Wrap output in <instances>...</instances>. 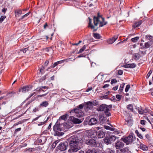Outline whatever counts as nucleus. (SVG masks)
Here are the masks:
<instances>
[{
    "instance_id": "nucleus-19",
    "label": "nucleus",
    "mask_w": 153,
    "mask_h": 153,
    "mask_svg": "<svg viewBox=\"0 0 153 153\" xmlns=\"http://www.w3.org/2000/svg\"><path fill=\"white\" fill-rule=\"evenodd\" d=\"M86 153H98V149H89L87 152Z\"/></svg>"
},
{
    "instance_id": "nucleus-13",
    "label": "nucleus",
    "mask_w": 153,
    "mask_h": 153,
    "mask_svg": "<svg viewBox=\"0 0 153 153\" xmlns=\"http://www.w3.org/2000/svg\"><path fill=\"white\" fill-rule=\"evenodd\" d=\"M124 146V144L123 142L118 141H117L115 144V147L117 149L122 148Z\"/></svg>"
},
{
    "instance_id": "nucleus-45",
    "label": "nucleus",
    "mask_w": 153,
    "mask_h": 153,
    "mask_svg": "<svg viewBox=\"0 0 153 153\" xmlns=\"http://www.w3.org/2000/svg\"><path fill=\"white\" fill-rule=\"evenodd\" d=\"M143 110L142 109H138V112L140 114H143Z\"/></svg>"
},
{
    "instance_id": "nucleus-21",
    "label": "nucleus",
    "mask_w": 153,
    "mask_h": 153,
    "mask_svg": "<svg viewBox=\"0 0 153 153\" xmlns=\"http://www.w3.org/2000/svg\"><path fill=\"white\" fill-rule=\"evenodd\" d=\"M68 117V114H66L64 115H63L61 116L59 119V120H66Z\"/></svg>"
},
{
    "instance_id": "nucleus-52",
    "label": "nucleus",
    "mask_w": 153,
    "mask_h": 153,
    "mask_svg": "<svg viewBox=\"0 0 153 153\" xmlns=\"http://www.w3.org/2000/svg\"><path fill=\"white\" fill-rule=\"evenodd\" d=\"M118 87V85H116L115 87H113L112 88V89L113 90L116 91Z\"/></svg>"
},
{
    "instance_id": "nucleus-8",
    "label": "nucleus",
    "mask_w": 153,
    "mask_h": 153,
    "mask_svg": "<svg viewBox=\"0 0 153 153\" xmlns=\"http://www.w3.org/2000/svg\"><path fill=\"white\" fill-rule=\"evenodd\" d=\"M123 141L126 144L128 145L131 143L133 141V137L132 135H129L128 137L122 139Z\"/></svg>"
},
{
    "instance_id": "nucleus-50",
    "label": "nucleus",
    "mask_w": 153,
    "mask_h": 153,
    "mask_svg": "<svg viewBox=\"0 0 153 153\" xmlns=\"http://www.w3.org/2000/svg\"><path fill=\"white\" fill-rule=\"evenodd\" d=\"M58 143V142H57V141H56L55 142H54L52 145V147L54 148L56 146V144L57 143Z\"/></svg>"
},
{
    "instance_id": "nucleus-15",
    "label": "nucleus",
    "mask_w": 153,
    "mask_h": 153,
    "mask_svg": "<svg viewBox=\"0 0 153 153\" xmlns=\"http://www.w3.org/2000/svg\"><path fill=\"white\" fill-rule=\"evenodd\" d=\"M105 135V132L102 131H99L98 132L97 137L99 138H103Z\"/></svg>"
},
{
    "instance_id": "nucleus-39",
    "label": "nucleus",
    "mask_w": 153,
    "mask_h": 153,
    "mask_svg": "<svg viewBox=\"0 0 153 153\" xmlns=\"http://www.w3.org/2000/svg\"><path fill=\"white\" fill-rule=\"evenodd\" d=\"M130 88V85H127L126 87L125 90V91L126 92H128V91L129 89Z\"/></svg>"
},
{
    "instance_id": "nucleus-55",
    "label": "nucleus",
    "mask_w": 153,
    "mask_h": 153,
    "mask_svg": "<svg viewBox=\"0 0 153 153\" xmlns=\"http://www.w3.org/2000/svg\"><path fill=\"white\" fill-rule=\"evenodd\" d=\"M45 51L47 52H48L50 51H52V49L51 48H46L45 49Z\"/></svg>"
},
{
    "instance_id": "nucleus-42",
    "label": "nucleus",
    "mask_w": 153,
    "mask_h": 153,
    "mask_svg": "<svg viewBox=\"0 0 153 153\" xmlns=\"http://www.w3.org/2000/svg\"><path fill=\"white\" fill-rule=\"evenodd\" d=\"M136 66L134 64H130V68H134Z\"/></svg>"
},
{
    "instance_id": "nucleus-14",
    "label": "nucleus",
    "mask_w": 153,
    "mask_h": 153,
    "mask_svg": "<svg viewBox=\"0 0 153 153\" xmlns=\"http://www.w3.org/2000/svg\"><path fill=\"white\" fill-rule=\"evenodd\" d=\"M73 118H71V120L72 122L75 124H79L82 123V121L80 119L74 118L73 117H72Z\"/></svg>"
},
{
    "instance_id": "nucleus-4",
    "label": "nucleus",
    "mask_w": 153,
    "mask_h": 153,
    "mask_svg": "<svg viewBox=\"0 0 153 153\" xmlns=\"http://www.w3.org/2000/svg\"><path fill=\"white\" fill-rule=\"evenodd\" d=\"M74 112L75 113L74 116L77 117H81L84 115L83 112L79 108H75L74 110H72L71 112V113Z\"/></svg>"
},
{
    "instance_id": "nucleus-44",
    "label": "nucleus",
    "mask_w": 153,
    "mask_h": 153,
    "mask_svg": "<svg viewBox=\"0 0 153 153\" xmlns=\"http://www.w3.org/2000/svg\"><path fill=\"white\" fill-rule=\"evenodd\" d=\"M84 107V105L83 104H81L79 105L78 107L77 108H79L80 110L83 108Z\"/></svg>"
},
{
    "instance_id": "nucleus-31",
    "label": "nucleus",
    "mask_w": 153,
    "mask_h": 153,
    "mask_svg": "<svg viewBox=\"0 0 153 153\" xmlns=\"http://www.w3.org/2000/svg\"><path fill=\"white\" fill-rule=\"evenodd\" d=\"M139 37L137 36L134 38H133L131 39V41L132 42H137L138 40L139 39Z\"/></svg>"
},
{
    "instance_id": "nucleus-41",
    "label": "nucleus",
    "mask_w": 153,
    "mask_h": 153,
    "mask_svg": "<svg viewBox=\"0 0 153 153\" xmlns=\"http://www.w3.org/2000/svg\"><path fill=\"white\" fill-rule=\"evenodd\" d=\"M117 82V80L116 79H112L111 80V83L112 85L113 84L116 83Z\"/></svg>"
},
{
    "instance_id": "nucleus-29",
    "label": "nucleus",
    "mask_w": 153,
    "mask_h": 153,
    "mask_svg": "<svg viewBox=\"0 0 153 153\" xmlns=\"http://www.w3.org/2000/svg\"><path fill=\"white\" fill-rule=\"evenodd\" d=\"M107 152L108 153H114L115 151L114 150H113L110 148H108L106 150Z\"/></svg>"
},
{
    "instance_id": "nucleus-5",
    "label": "nucleus",
    "mask_w": 153,
    "mask_h": 153,
    "mask_svg": "<svg viewBox=\"0 0 153 153\" xmlns=\"http://www.w3.org/2000/svg\"><path fill=\"white\" fill-rule=\"evenodd\" d=\"M53 129L55 131L54 134L55 135L61 136L62 135V133L60 132L61 129L59 125L56 124L53 126Z\"/></svg>"
},
{
    "instance_id": "nucleus-46",
    "label": "nucleus",
    "mask_w": 153,
    "mask_h": 153,
    "mask_svg": "<svg viewBox=\"0 0 153 153\" xmlns=\"http://www.w3.org/2000/svg\"><path fill=\"white\" fill-rule=\"evenodd\" d=\"M152 71L150 70L148 74H147V76H146V77L147 78H148L150 76V75L152 73Z\"/></svg>"
},
{
    "instance_id": "nucleus-49",
    "label": "nucleus",
    "mask_w": 153,
    "mask_h": 153,
    "mask_svg": "<svg viewBox=\"0 0 153 153\" xmlns=\"http://www.w3.org/2000/svg\"><path fill=\"white\" fill-rule=\"evenodd\" d=\"M28 50V49L27 48H25L22 50H21L20 51H22L24 53H25Z\"/></svg>"
},
{
    "instance_id": "nucleus-37",
    "label": "nucleus",
    "mask_w": 153,
    "mask_h": 153,
    "mask_svg": "<svg viewBox=\"0 0 153 153\" xmlns=\"http://www.w3.org/2000/svg\"><path fill=\"white\" fill-rule=\"evenodd\" d=\"M6 17L5 16H2L0 18V22H2L5 19Z\"/></svg>"
},
{
    "instance_id": "nucleus-7",
    "label": "nucleus",
    "mask_w": 153,
    "mask_h": 153,
    "mask_svg": "<svg viewBox=\"0 0 153 153\" xmlns=\"http://www.w3.org/2000/svg\"><path fill=\"white\" fill-rule=\"evenodd\" d=\"M86 143L91 147H97L99 146V144L97 143L95 140L93 139L86 140Z\"/></svg>"
},
{
    "instance_id": "nucleus-24",
    "label": "nucleus",
    "mask_w": 153,
    "mask_h": 153,
    "mask_svg": "<svg viewBox=\"0 0 153 153\" xmlns=\"http://www.w3.org/2000/svg\"><path fill=\"white\" fill-rule=\"evenodd\" d=\"M94 37L97 39H100L101 38V36L100 34L97 33H94L93 34Z\"/></svg>"
},
{
    "instance_id": "nucleus-56",
    "label": "nucleus",
    "mask_w": 153,
    "mask_h": 153,
    "mask_svg": "<svg viewBox=\"0 0 153 153\" xmlns=\"http://www.w3.org/2000/svg\"><path fill=\"white\" fill-rule=\"evenodd\" d=\"M64 62V60H62L57 62L58 64L62 63H63Z\"/></svg>"
},
{
    "instance_id": "nucleus-6",
    "label": "nucleus",
    "mask_w": 153,
    "mask_h": 153,
    "mask_svg": "<svg viewBox=\"0 0 153 153\" xmlns=\"http://www.w3.org/2000/svg\"><path fill=\"white\" fill-rule=\"evenodd\" d=\"M116 137L112 135L110 137H106L104 139V142L106 144H111L116 139Z\"/></svg>"
},
{
    "instance_id": "nucleus-47",
    "label": "nucleus",
    "mask_w": 153,
    "mask_h": 153,
    "mask_svg": "<svg viewBox=\"0 0 153 153\" xmlns=\"http://www.w3.org/2000/svg\"><path fill=\"white\" fill-rule=\"evenodd\" d=\"M146 121L144 120H141L140 121V123L143 125H145L146 124Z\"/></svg>"
},
{
    "instance_id": "nucleus-53",
    "label": "nucleus",
    "mask_w": 153,
    "mask_h": 153,
    "mask_svg": "<svg viewBox=\"0 0 153 153\" xmlns=\"http://www.w3.org/2000/svg\"><path fill=\"white\" fill-rule=\"evenodd\" d=\"M124 67L126 68H130V64L125 65H124Z\"/></svg>"
},
{
    "instance_id": "nucleus-3",
    "label": "nucleus",
    "mask_w": 153,
    "mask_h": 153,
    "mask_svg": "<svg viewBox=\"0 0 153 153\" xmlns=\"http://www.w3.org/2000/svg\"><path fill=\"white\" fill-rule=\"evenodd\" d=\"M111 107V105H107L105 104H103L101 105L97 109V110L98 111H104L105 115L109 117L111 115V113L109 111H110Z\"/></svg>"
},
{
    "instance_id": "nucleus-18",
    "label": "nucleus",
    "mask_w": 153,
    "mask_h": 153,
    "mask_svg": "<svg viewBox=\"0 0 153 153\" xmlns=\"http://www.w3.org/2000/svg\"><path fill=\"white\" fill-rule=\"evenodd\" d=\"M22 11L21 10H16L15 11V15L16 17L18 18L22 14Z\"/></svg>"
},
{
    "instance_id": "nucleus-35",
    "label": "nucleus",
    "mask_w": 153,
    "mask_h": 153,
    "mask_svg": "<svg viewBox=\"0 0 153 153\" xmlns=\"http://www.w3.org/2000/svg\"><path fill=\"white\" fill-rule=\"evenodd\" d=\"M99 118L100 120L102 121H103L105 119L104 117L102 115H99Z\"/></svg>"
},
{
    "instance_id": "nucleus-20",
    "label": "nucleus",
    "mask_w": 153,
    "mask_h": 153,
    "mask_svg": "<svg viewBox=\"0 0 153 153\" xmlns=\"http://www.w3.org/2000/svg\"><path fill=\"white\" fill-rule=\"evenodd\" d=\"M120 151L123 153H128L130 152L128 147H126L123 149H121Z\"/></svg>"
},
{
    "instance_id": "nucleus-32",
    "label": "nucleus",
    "mask_w": 153,
    "mask_h": 153,
    "mask_svg": "<svg viewBox=\"0 0 153 153\" xmlns=\"http://www.w3.org/2000/svg\"><path fill=\"white\" fill-rule=\"evenodd\" d=\"M44 88V89H48V88L47 86H42L40 88H39V89L38 88H37L35 90H37L38 91H44L42 89V88Z\"/></svg>"
},
{
    "instance_id": "nucleus-26",
    "label": "nucleus",
    "mask_w": 153,
    "mask_h": 153,
    "mask_svg": "<svg viewBox=\"0 0 153 153\" xmlns=\"http://www.w3.org/2000/svg\"><path fill=\"white\" fill-rule=\"evenodd\" d=\"M142 22L141 21H140L138 22H136L134 25V28H135L136 27H138L141 24Z\"/></svg>"
},
{
    "instance_id": "nucleus-23",
    "label": "nucleus",
    "mask_w": 153,
    "mask_h": 153,
    "mask_svg": "<svg viewBox=\"0 0 153 153\" xmlns=\"http://www.w3.org/2000/svg\"><path fill=\"white\" fill-rule=\"evenodd\" d=\"M126 122L127 123L128 126H131L133 124V121L131 119L126 120Z\"/></svg>"
},
{
    "instance_id": "nucleus-43",
    "label": "nucleus",
    "mask_w": 153,
    "mask_h": 153,
    "mask_svg": "<svg viewBox=\"0 0 153 153\" xmlns=\"http://www.w3.org/2000/svg\"><path fill=\"white\" fill-rule=\"evenodd\" d=\"M150 46V45L148 42H146L145 43V47L146 48H149Z\"/></svg>"
},
{
    "instance_id": "nucleus-63",
    "label": "nucleus",
    "mask_w": 153,
    "mask_h": 153,
    "mask_svg": "<svg viewBox=\"0 0 153 153\" xmlns=\"http://www.w3.org/2000/svg\"><path fill=\"white\" fill-rule=\"evenodd\" d=\"M109 85L108 84H105L102 87L103 88H106L107 87L109 86Z\"/></svg>"
},
{
    "instance_id": "nucleus-48",
    "label": "nucleus",
    "mask_w": 153,
    "mask_h": 153,
    "mask_svg": "<svg viewBox=\"0 0 153 153\" xmlns=\"http://www.w3.org/2000/svg\"><path fill=\"white\" fill-rule=\"evenodd\" d=\"M149 110L148 108H146L145 110H143V114H144L145 113H146L149 112Z\"/></svg>"
},
{
    "instance_id": "nucleus-36",
    "label": "nucleus",
    "mask_w": 153,
    "mask_h": 153,
    "mask_svg": "<svg viewBox=\"0 0 153 153\" xmlns=\"http://www.w3.org/2000/svg\"><path fill=\"white\" fill-rule=\"evenodd\" d=\"M125 84L123 83V85H120V92H121L123 90Z\"/></svg>"
},
{
    "instance_id": "nucleus-58",
    "label": "nucleus",
    "mask_w": 153,
    "mask_h": 153,
    "mask_svg": "<svg viewBox=\"0 0 153 153\" xmlns=\"http://www.w3.org/2000/svg\"><path fill=\"white\" fill-rule=\"evenodd\" d=\"M39 111V109L38 108H35L33 110V111L34 112H36V111Z\"/></svg>"
},
{
    "instance_id": "nucleus-60",
    "label": "nucleus",
    "mask_w": 153,
    "mask_h": 153,
    "mask_svg": "<svg viewBox=\"0 0 153 153\" xmlns=\"http://www.w3.org/2000/svg\"><path fill=\"white\" fill-rule=\"evenodd\" d=\"M127 39H125L123 41H121V42H119L118 44H120V43H123L124 42H125L126 41H127Z\"/></svg>"
},
{
    "instance_id": "nucleus-11",
    "label": "nucleus",
    "mask_w": 153,
    "mask_h": 153,
    "mask_svg": "<svg viewBox=\"0 0 153 153\" xmlns=\"http://www.w3.org/2000/svg\"><path fill=\"white\" fill-rule=\"evenodd\" d=\"M32 88L31 86H23L22 88L19 89V92L22 91L23 93H25L29 91Z\"/></svg>"
},
{
    "instance_id": "nucleus-25",
    "label": "nucleus",
    "mask_w": 153,
    "mask_h": 153,
    "mask_svg": "<svg viewBox=\"0 0 153 153\" xmlns=\"http://www.w3.org/2000/svg\"><path fill=\"white\" fill-rule=\"evenodd\" d=\"M140 148L143 150H148V147L145 145L142 144H140Z\"/></svg>"
},
{
    "instance_id": "nucleus-17",
    "label": "nucleus",
    "mask_w": 153,
    "mask_h": 153,
    "mask_svg": "<svg viewBox=\"0 0 153 153\" xmlns=\"http://www.w3.org/2000/svg\"><path fill=\"white\" fill-rule=\"evenodd\" d=\"M118 37L117 36H115L112 38L108 39L107 42L109 44H112L117 39Z\"/></svg>"
},
{
    "instance_id": "nucleus-40",
    "label": "nucleus",
    "mask_w": 153,
    "mask_h": 153,
    "mask_svg": "<svg viewBox=\"0 0 153 153\" xmlns=\"http://www.w3.org/2000/svg\"><path fill=\"white\" fill-rule=\"evenodd\" d=\"M116 97L117 99H118L119 100H120L121 98L122 95L120 94H117L116 95Z\"/></svg>"
},
{
    "instance_id": "nucleus-27",
    "label": "nucleus",
    "mask_w": 153,
    "mask_h": 153,
    "mask_svg": "<svg viewBox=\"0 0 153 153\" xmlns=\"http://www.w3.org/2000/svg\"><path fill=\"white\" fill-rule=\"evenodd\" d=\"M135 133L137 134V136L141 139H143V135L138 131L137 130H136Z\"/></svg>"
},
{
    "instance_id": "nucleus-38",
    "label": "nucleus",
    "mask_w": 153,
    "mask_h": 153,
    "mask_svg": "<svg viewBox=\"0 0 153 153\" xmlns=\"http://www.w3.org/2000/svg\"><path fill=\"white\" fill-rule=\"evenodd\" d=\"M30 12H29L27 13L26 14H25L23 16H22L21 18L19 19V20H20L21 19H24V18L27 17L30 14Z\"/></svg>"
},
{
    "instance_id": "nucleus-59",
    "label": "nucleus",
    "mask_w": 153,
    "mask_h": 153,
    "mask_svg": "<svg viewBox=\"0 0 153 153\" xmlns=\"http://www.w3.org/2000/svg\"><path fill=\"white\" fill-rule=\"evenodd\" d=\"M58 64L57 62H55L54 63V64H53V66H52L53 68H54L57 65H58Z\"/></svg>"
},
{
    "instance_id": "nucleus-10",
    "label": "nucleus",
    "mask_w": 153,
    "mask_h": 153,
    "mask_svg": "<svg viewBox=\"0 0 153 153\" xmlns=\"http://www.w3.org/2000/svg\"><path fill=\"white\" fill-rule=\"evenodd\" d=\"M68 146V143L67 142L60 143L58 146V149L61 151H63L66 149Z\"/></svg>"
},
{
    "instance_id": "nucleus-28",
    "label": "nucleus",
    "mask_w": 153,
    "mask_h": 153,
    "mask_svg": "<svg viewBox=\"0 0 153 153\" xmlns=\"http://www.w3.org/2000/svg\"><path fill=\"white\" fill-rule=\"evenodd\" d=\"M48 105V103L47 101H44L40 104V105L42 107H46Z\"/></svg>"
},
{
    "instance_id": "nucleus-22",
    "label": "nucleus",
    "mask_w": 153,
    "mask_h": 153,
    "mask_svg": "<svg viewBox=\"0 0 153 153\" xmlns=\"http://www.w3.org/2000/svg\"><path fill=\"white\" fill-rule=\"evenodd\" d=\"M127 109L129 111H133V107L132 104H130L126 106Z\"/></svg>"
},
{
    "instance_id": "nucleus-33",
    "label": "nucleus",
    "mask_w": 153,
    "mask_h": 153,
    "mask_svg": "<svg viewBox=\"0 0 153 153\" xmlns=\"http://www.w3.org/2000/svg\"><path fill=\"white\" fill-rule=\"evenodd\" d=\"M86 45H84L82 47V48L79 50V51L78 53H82L86 49Z\"/></svg>"
},
{
    "instance_id": "nucleus-34",
    "label": "nucleus",
    "mask_w": 153,
    "mask_h": 153,
    "mask_svg": "<svg viewBox=\"0 0 153 153\" xmlns=\"http://www.w3.org/2000/svg\"><path fill=\"white\" fill-rule=\"evenodd\" d=\"M34 48V46L33 45H31L29 46L28 47V48H27L28 49V50L29 51H32L33 50Z\"/></svg>"
},
{
    "instance_id": "nucleus-1",
    "label": "nucleus",
    "mask_w": 153,
    "mask_h": 153,
    "mask_svg": "<svg viewBox=\"0 0 153 153\" xmlns=\"http://www.w3.org/2000/svg\"><path fill=\"white\" fill-rule=\"evenodd\" d=\"M94 25H92L91 19H90L88 27L93 30V31H95L98 28V25L99 27H102L106 25L107 22L104 21V18L99 15V13H98L97 17H94Z\"/></svg>"
},
{
    "instance_id": "nucleus-12",
    "label": "nucleus",
    "mask_w": 153,
    "mask_h": 153,
    "mask_svg": "<svg viewBox=\"0 0 153 153\" xmlns=\"http://www.w3.org/2000/svg\"><path fill=\"white\" fill-rule=\"evenodd\" d=\"M93 106V103L90 101H89L86 102L85 106V109L86 111L91 109Z\"/></svg>"
},
{
    "instance_id": "nucleus-2",
    "label": "nucleus",
    "mask_w": 153,
    "mask_h": 153,
    "mask_svg": "<svg viewBox=\"0 0 153 153\" xmlns=\"http://www.w3.org/2000/svg\"><path fill=\"white\" fill-rule=\"evenodd\" d=\"M70 148L68 150L69 153L75 152L81 149L82 146L79 142L77 137L72 136L70 139Z\"/></svg>"
},
{
    "instance_id": "nucleus-54",
    "label": "nucleus",
    "mask_w": 153,
    "mask_h": 153,
    "mask_svg": "<svg viewBox=\"0 0 153 153\" xmlns=\"http://www.w3.org/2000/svg\"><path fill=\"white\" fill-rule=\"evenodd\" d=\"M7 10V8H3L2 10V12L4 13V14Z\"/></svg>"
},
{
    "instance_id": "nucleus-51",
    "label": "nucleus",
    "mask_w": 153,
    "mask_h": 153,
    "mask_svg": "<svg viewBox=\"0 0 153 153\" xmlns=\"http://www.w3.org/2000/svg\"><path fill=\"white\" fill-rule=\"evenodd\" d=\"M118 74L119 75H122L123 74V71L122 70H119L118 71Z\"/></svg>"
},
{
    "instance_id": "nucleus-16",
    "label": "nucleus",
    "mask_w": 153,
    "mask_h": 153,
    "mask_svg": "<svg viewBox=\"0 0 153 153\" xmlns=\"http://www.w3.org/2000/svg\"><path fill=\"white\" fill-rule=\"evenodd\" d=\"M46 138L43 136L40 137L38 140V142L40 143L43 144L46 141Z\"/></svg>"
},
{
    "instance_id": "nucleus-30",
    "label": "nucleus",
    "mask_w": 153,
    "mask_h": 153,
    "mask_svg": "<svg viewBox=\"0 0 153 153\" xmlns=\"http://www.w3.org/2000/svg\"><path fill=\"white\" fill-rule=\"evenodd\" d=\"M145 38L147 40H151L153 38V36H151L150 35H147L145 36Z\"/></svg>"
},
{
    "instance_id": "nucleus-64",
    "label": "nucleus",
    "mask_w": 153,
    "mask_h": 153,
    "mask_svg": "<svg viewBox=\"0 0 153 153\" xmlns=\"http://www.w3.org/2000/svg\"><path fill=\"white\" fill-rule=\"evenodd\" d=\"M45 122H41V123H39L38 124V125L39 126H41V125H42L44 124H45Z\"/></svg>"
},
{
    "instance_id": "nucleus-57",
    "label": "nucleus",
    "mask_w": 153,
    "mask_h": 153,
    "mask_svg": "<svg viewBox=\"0 0 153 153\" xmlns=\"http://www.w3.org/2000/svg\"><path fill=\"white\" fill-rule=\"evenodd\" d=\"M92 87H90V88H88L86 90V92H88L89 91H90L91 90H92Z\"/></svg>"
},
{
    "instance_id": "nucleus-61",
    "label": "nucleus",
    "mask_w": 153,
    "mask_h": 153,
    "mask_svg": "<svg viewBox=\"0 0 153 153\" xmlns=\"http://www.w3.org/2000/svg\"><path fill=\"white\" fill-rule=\"evenodd\" d=\"M104 128H105L106 129L109 130L110 128V127L109 126H105Z\"/></svg>"
},
{
    "instance_id": "nucleus-62",
    "label": "nucleus",
    "mask_w": 153,
    "mask_h": 153,
    "mask_svg": "<svg viewBox=\"0 0 153 153\" xmlns=\"http://www.w3.org/2000/svg\"><path fill=\"white\" fill-rule=\"evenodd\" d=\"M48 63H49V61L48 60H46L45 63V65L47 66L48 65Z\"/></svg>"
},
{
    "instance_id": "nucleus-9",
    "label": "nucleus",
    "mask_w": 153,
    "mask_h": 153,
    "mask_svg": "<svg viewBox=\"0 0 153 153\" xmlns=\"http://www.w3.org/2000/svg\"><path fill=\"white\" fill-rule=\"evenodd\" d=\"M89 120L88 122V124L90 126H92L95 125L97 124L98 121L96 119L94 118H91L89 120V118H87L85 121L87 122Z\"/></svg>"
}]
</instances>
